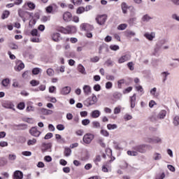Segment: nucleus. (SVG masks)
<instances>
[{
    "instance_id": "nucleus-20",
    "label": "nucleus",
    "mask_w": 179,
    "mask_h": 179,
    "mask_svg": "<svg viewBox=\"0 0 179 179\" xmlns=\"http://www.w3.org/2000/svg\"><path fill=\"white\" fill-rule=\"evenodd\" d=\"M15 71L20 72L22 69H24V64L22 63V62H20L17 66L15 67Z\"/></svg>"
},
{
    "instance_id": "nucleus-8",
    "label": "nucleus",
    "mask_w": 179,
    "mask_h": 179,
    "mask_svg": "<svg viewBox=\"0 0 179 179\" xmlns=\"http://www.w3.org/2000/svg\"><path fill=\"white\" fill-rule=\"evenodd\" d=\"M13 179H23V172L20 171H15L13 176Z\"/></svg>"
},
{
    "instance_id": "nucleus-1",
    "label": "nucleus",
    "mask_w": 179,
    "mask_h": 179,
    "mask_svg": "<svg viewBox=\"0 0 179 179\" xmlns=\"http://www.w3.org/2000/svg\"><path fill=\"white\" fill-rule=\"evenodd\" d=\"M94 139V135L92 134H86L83 138V143L89 145L92 143V141Z\"/></svg>"
},
{
    "instance_id": "nucleus-31",
    "label": "nucleus",
    "mask_w": 179,
    "mask_h": 179,
    "mask_svg": "<svg viewBox=\"0 0 179 179\" xmlns=\"http://www.w3.org/2000/svg\"><path fill=\"white\" fill-rule=\"evenodd\" d=\"M71 153H72V150L69 148H66L64 150V156L68 157L69 156H71Z\"/></svg>"
},
{
    "instance_id": "nucleus-32",
    "label": "nucleus",
    "mask_w": 179,
    "mask_h": 179,
    "mask_svg": "<svg viewBox=\"0 0 179 179\" xmlns=\"http://www.w3.org/2000/svg\"><path fill=\"white\" fill-rule=\"evenodd\" d=\"M156 92H157V88L154 87L152 88L150 91V93L152 96H153L154 97H157V94H156Z\"/></svg>"
},
{
    "instance_id": "nucleus-53",
    "label": "nucleus",
    "mask_w": 179,
    "mask_h": 179,
    "mask_svg": "<svg viewBox=\"0 0 179 179\" xmlns=\"http://www.w3.org/2000/svg\"><path fill=\"white\" fill-rule=\"evenodd\" d=\"M128 68L130 69V71H134L135 68L134 67V62H130L127 64Z\"/></svg>"
},
{
    "instance_id": "nucleus-38",
    "label": "nucleus",
    "mask_w": 179,
    "mask_h": 179,
    "mask_svg": "<svg viewBox=\"0 0 179 179\" xmlns=\"http://www.w3.org/2000/svg\"><path fill=\"white\" fill-rule=\"evenodd\" d=\"M105 87H106V89H107L108 90H110V89H113V83H111V82H110V81H108V82L106 83Z\"/></svg>"
},
{
    "instance_id": "nucleus-14",
    "label": "nucleus",
    "mask_w": 179,
    "mask_h": 179,
    "mask_svg": "<svg viewBox=\"0 0 179 179\" xmlns=\"http://www.w3.org/2000/svg\"><path fill=\"white\" fill-rule=\"evenodd\" d=\"M159 120H164L166 115H167V112L165 110H161L158 114Z\"/></svg>"
},
{
    "instance_id": "nucleus-29",
    "label": "nucleus",
    "mask_w": 179,
    "mask_h": 179,
    "mask_svg": "<svg viewBox=\"0 0 179 179\" xmlns=\"http://www.w3.org/2000/svg\"><path fill=\"white\" fill-rule=\"evenodd\" d=\"M162 78H163V82H166L167 80V76H169V75H170V73L167 72V71H164L161 73Z\"/></svg>"
},
{
    "instance_id": "nucleus-58",
    "label": "nucleus",
    "mask_w": 179,
    "mask_h": 179,
    "mask_svg": "<svg viewBox=\"0 0 179 179\" xmlns=\"http://www.w3.org/2000/svg\"><path fill=\"white\" fill-rule=\"evenodd\" d=\"M131 92H132V87H129L123 91V93L124 94H127V93H129Z\"/></svg>"
},
{
    "instance_id": "nucleus-40",
    "label": "nucleus",
    "mask_w": 179,
    "mask_h": 179,
    "mask_svg": "<svg viewBox=\"0 0 179 179\" xmlns=\"http://www.w3.org/2000/svg\"><path fill=\"white\" fill-rule=\"evenodd\" d=\"M113 97L115 99H116V100H120V99H121V97H122V94H121V93H120V92H115L113 94Z\"/></svg>"
},
{
    "instance_id": "nucleus-54",
    "label": "nucleus",
    "mask_w": 179,
    "mask_h": 179,
    "mask_svg": "<svg viewBox=\"0 0 179 179\" xmlns=\"http://www.w3.org/2000/svg\"><path fill=\"white\" fill-rule=\"evenodd\" d=\"M9 47H10V48H11V50H17V48H18L17 45H16L13 43H10Z\"/></svg>"
},
{
    "instance_id": "nucleus-61",
    "label": "nucleus",
    "mask_w": 179,
    "mask_h": 179,
    "mask_svg": "<svg viewBox=\"0 0 179 179\" xmlns=\"http://www.w3.org/2000/svg\"><path fill=\"white\" fill-rule=\"evenodd\" d=\"M57 129H58V131H64V129H65V126H64V124H58L57 126Z\"/></svg>"
},
{
    "instance_id": "nucleus-7",
    "label": "nucleus",
    "mask_w": 179,
    "mask_h": 179,
    "mask_svg": "<svg viewBox=\"0 0 179 179\" xmlns=\"http://www.w3.org/2000/svg\"><path fill=\"white\" fill-rule=\"evenodd\" d=\"M131 59V55H125L122 56L119 59V64H124V62H127V61H129Z\"/></svg>"
},
{
    "instance_id": "nucleus-39",
    "label": "nucleus",
    "mask_w": 179,
    "mask_h": 179,
    "mask_svg": "<svg viewBox=\"0 0 179 179\" xmlns=\"http://www.w3.org/2000/svg\"><path fill=\"white\" fill-rule=\"evenodd\" d=\"M30 85H31V86H38V85H40V81L32 80L30 81Z\"/></svg>"
},
{
    "instance_id": "nucleus-30",
    "label": "nucleus",
    "mask_w": 179,
    "mask_h": 179,
    "mask_svg": "<svg viewBox=\"0 0 179 179\" xmlns=\"http://www.w3.org/2000/svg\"><path fill=\"white\" fill-rule=\"evenodd\" d=\"M152 157L155 160H162V154L155 152L154 153Z\"/></svg>"
},
{
    "instance_id": "nucleus-47",
    "label": "nucleus",
    "mask_w": 179,
    "mask_h": 179,
    "mask_svg": "<svg viewBox=\"0 0 179 179\" xmlns=\"http://www.w3.org/2000/svg\"><path fill=\"white\" fill-rule=\"evenodd\" d=\"M40 71H41V69H40L39 68H34L32 70V73L33 75H38L40 73Z\"/></svg>"
},
{
    "instance_id": "nucleus-2",
    "label": "nucleus",
    "mask_w": 179,
    "mask_h": 179,
    "mask_svg": "<svg viewBox=\"0 0 179 179\" xmlns=\"http://www.w3.org/2000/svg\"><path fill=\"white\" fill-rule=\"evenodd\" d=\"M106 20H107V15H98L96 17V21L100 26L104 25Z\"/></svg>"
},
{
    "instance_id": "nucleus-10",
    "label": "nucleus",
    "mask_w": 179,
    "mask_h": 179,
    "mask_svg": "<svg viewBox=\"0 0 179 179\" xmlns=\"http://www.w3.org/2000/svg\"><path fill=\"white\" fill-rule=\"evenodd\" d=\"M41 114H43V115H51L54 113L52 110L47 109V108H41Z\"/></svg>"
},
{
    "instance_id": "nucleus-41",
    "label": "nucleus",
    "mask_w": 179,
    "mask_h": 179,
    "mask_svg": "<svg viewBox=\"0 0 179 179\" xmlns=\"http://www.w3.org/2000/svg\"><path fill=\"white\" fill-rule=\"evenodd\" d=\"M46 72L48 76H54L55 71L52 69H48Z\"/></svg>"
},
{
    "instance_id": "nucleus-57",
    "label": "nucleus",
    "mask_w": 179,
    "mask_h": 179,
    "mask_svg": "<svg viewBox=\"0 0 179 179\" xmlns=\"http://www.w3.org/2000/svg\"><path fill=\"white\" fill-rule=\"evenodd\" d=\"M59 31H61V33H64V34H69L68 28L65 29L64 27H62L60 28Z\"/></svg>"
},
{
    "instance_id": "nucleus-34",
    "label": "nucleus",
    "mask_w": 179,
    "mask_h": 179,
    "mask_svg": "<svg viewBox=\"0 0 179 179\" xmlns=\"http://www.w3.org/2000/svg\"><path fill=\"white\" fill-rule=\"evenodd\" d=\"M173 124L175 125V127H178V125H179V115H176L173 118Z\"/></svg>"
},
{
    "instance_id": "nucleus-28",
    "label": "nucleus",
    "mask_w": 179,
    "mask_h": 179,
    "mask_svg": "<svg viewBox=\"0 0 179 179\" xmlns=\"http://www.w3.org/2000/svg\"><path fill=\"white\" fill-rule=\"evenodd\" d=\"M117 128H118V126H117V124H107V129L109 130V131H111L113 129H117Z\"/></svg>"
},
{
    "instance_id": "nucleus-51",
    "label": "nucleus",
    "mask_w": 179,
    "mask_h": 179,
    "mask_svg": "<svg viewBox=\"0 0 179 179\" xmlns=\"http://www.w3.org/2000/svg\"><path fill=\"white\" fill-rule=\"evenodd\" d=\"M136 90H137V92H140V93L143 94V87H142L141 85H136Z\"/></svg>"
},
{
    "instance_id": "nucleus-48",
    "label": "nucleus",
    "mask_w": 179,
    "mask_h": 179,
    "mask_svg": "<svg viewBox=\"0 0 179 179\" xmlns=\"http://www.w3.org/2000/svg\"><path fill=\"white\" fill-rule=\"evenodd\" d=\"M129 156H138V152L136 151H127Z\"/></svg>"
},
{
    "instance_id": "nucleus-13",
    "label": "nucleus",
    "mask_w": 179,
    "mask_h": 179,
    "mask_svg": "<svg viewBox=\"0 0 179 179\" xmlns=\"http://www.w3.org/2000/svg\"><path fill=\"white\" fill-rule=\"evenodd\" d=\"M80 29L82 30H84L85 31H89V29H93V27H92L90 24H82L80 25Z\"/></svg>"
},
{
    "instance_id": "nucleus-9",
    "label": "nucleus",
    "mask_w": 179,
    "mask_h": 179,
    "mask_svg": "<svg viewBox=\"0 0 179 179\" xmlns=\"http://www.w3.org/2000/svg\"><path fill=\"white\" fill-rule=\"evenodd\" d=\"M64 22H71L72 20V14L70 12H66L63 14Z\"/></svg>"
},
{
    "instance_id": "nucleus-11",
    "label": "nucleus",
    "mask_w": 179,
    "mask_h": 179,
    "mask_svg": "<svg viewBox=\"0 0 179 179\" xmlns=\"http://www.w3.org/2000/svg\"><path fill=\"white\" fill-rule=\"evenodd\" d=\"M83 90L86 96H89L92 93V87L90 85H84Z\"/></svg>"
},
{
    "instance_id": "nucleus-19",
    "label": "nucleus",
    "mask_w": 179,
    "mask_h": 179,
    "mask_svg": "<svg viewBox=\"0 0 179 179\" xmlns=\"http://www.w3.org/2000/svg\"><path fill=\"white\" fill-rule=\"evenodd\" d=\"M61 93L64 95L71 93V87H64L62 88Z\"/></svg>"
},
{
    "instance_id": "nucleus-50",
    "label": "nucleus",
    "mask_w": 179,
    "mask_h": 179,
    "mask_svg": "<svg viewBox=\"0 0 179 179\" xmlns=\"http://www.w3.org/2000/svg\"><path fill=\"white\" fill-rule=\"evenodd\" d=\"M94 90H95V92H100L101 90V86L99 84L95 85L94 86Z\"/></svg>"
},
{
    "instance_id": "nucleus-27",
    "label": "nucleus",
    "mask_w": 179,
    "mask_h": 179,
    "mask_svg": "<svg viewBox=\"0 0 179 179\" xmlns=\"http://www.w3.org/2000/svg\"><path fill=\"white\" fill-rule=\"evenodd\" d=\"M36 143H37V139H36V138L29 139L27 141L28 146H33V145H36Z\"/></svg>"
},
{
    "instance_id": "nucleus-42",
    "label": "nucleus",
    "mask_w": 179,
    "mask_h": 179,
    "mask_svg": "<svg viewBox=\"0 0 179 179\" xmlns=\"http://www.w3.org/2000/svg\"><path fill=\"white\" fill-rule=\"evenodd\" d=\"M110 48L112 50V51H117V50H120V46L117 45H110Z\"/></svg>"
},
{
    "instance_id": "nucleus-43",
    "label": "nucleus",
    "mask_w": 179,
    "mask_h": 179,
    "mask_svg": "<svg viewBox=\"0 0 179 179\" xmlns=\"http://www.w3.org/2000/svg\"><path fill=\"white\" fill-rule=\"evenodd\" d=\"M83 12H85V7H79L76 10L78 15H80L83 13Z\"/></svg>"
},
{
    "instance_id": "nucleus-44",
    "label": "nucleus",
    "mask_w": 179,
    "mask_h": 179,
    "mask_svg": "<svg viewBox=\"0 0 179 179\" xmlns=\"http://www.w3.org/2000/svg\"><path fill=\"white\" fill-rule=\"evenodd\" d=\"M71 2L73 3V5H81L82 4V0H71Z\"/></svg>"
},
{
    "instance_id": "nucleus-37",
    "label": "nucleus",
    "mask_w": 179,
    "mask_h": 179,
    "mask_svg": "<svg viewBox=\"0 0 179 179\" xmlns=\"http://www.w3.org/2000/svg\"><path fill=\"white\" fill-rule=\"evenodd\" d=\"M150 19H152V17H150V16H149V15L146 14L143 16L142 21L143 22H149V20H150Z\"/></svg>"
},
{
    "instance_id": "nucleus-64",
    "label": "nucleus",
    "mask_w": 179,
    "mask_h": 179,
    "mask_svg": "<svg viewBox=\"0 0 179 179\" xmlns=\"http://www.w3.org/2000/svg\"><path fill=\"white\" fill-rule=\"evenodd\" d=\"M166 177V174L164 173H162L161 175L157 176L156 179H164Z\"/></svg>"
},
{
    "instance_id": "nucleus-22",
    "label": "nucleus",
    "mask_w": 179,
    "mask_h": 179,
    "mask_svg": "<svg viewBox=\"0 0 179 179\" xmlns=\"http://www.w3.org/2000/svg\"><path fill=\"white\" fill-rule=\"evenodd\" d=\"M78 71H80V73L83 75H86V69H85V66L82 64L78 65Z\"/></svg>"
},
{
    "instance_id": "nucleus-60",
    "label": "nucleus",
    "mask_w": 179,
    "mask_h": 179,
    "mask_svg": "<svg viewBox=\"0 0 179 179\" xmlns=\"http://www.w3.org/2000/svg\"><path fill=\"white\" fill-rule=\"evenodd\" d=\"M55 90H57V87H55V86H51L49 87L50 93H55Z\"/></svg>"
},
{
    "instance_id": "nucleus-4",
    "label": "nucleus",
    "mask_w": 179,
    "mask_h": 179,
    "mask_svg": "<svg viewBox=\"0 0 179 179\" xmlns=\"http://www.w3.org/2000/svg\"><path fill=\"white\" fill-rule=\"evenodd\" d=\"M51 148H52V145L51 143H43L42 144V152L43 153H45V152H52Z\"/></svg>"
},
{
    "instance_id": "nucleus-49",
    "label": "nucleus",
    "mask_w": 179,
    "mask_h": 179,
    "mask_svg": "<svg viewBox=\"0 0 179 179\" xmlns=\"http://www.w3.org/2000/svg\"><path fill=\"white\" fill-rule=\"evenodd\" d=\"M41 22H43L44 23H45V22H48V20H50V16L43 15L41 17Z\"/></svg>"
},
{
    "instance_id": "nucleus-35",
    "label": "nucleus",
    "mask_w": 179,
    "mask_h": 179,
    "mask_svg": "<svg viewBox=\"0 0 179 179\" xmlns=\"http://www.w3.org/2000/svg\"><path fill=\"white\" fill-rule=\"evenodd\" d=\"M128 27V24H121L117 27V30H125Z\"/></svg>"
},
{
    "instance_id": "nucleus-16",
    "label": "nucleus",
    "mask_w": 179,
    "mask_h": 179,
    "mask_svg": "<svg viewBox=\"0 0 179 179\" xmlns=\"http://www.w3.org/2000/svg\"><path fill=\"white\" fill-rule=\"evenodd\" d=\"M136 102V94H134L130 97L131 108H134L135 107V103Z\"/></svg>"
},
{
    "instance_id": "nucleus-25",
    "label": "nucleus",
    "mask_w": 179,
    "mask_h": 179,
    "mask_svg": "<svg viewBox=\"0 0 179 179\" xmlns=\"http://www.w3.org/2000/svg\"><path fill=\"white\" fill-rule=\"evenodd\" d=\"M46 13H54V7L52 5H50L45 8Z\"/></svg>"
},
{
    "instance_id": "nucleus-45",
    "label": "nucleus",
    "mask_w": 179,
    "mask_h": 179,
    "mask_svg": "<svg viewBox=\"0 0 179 179\" xmlns=\"http://www.w3.org/2000/svg\"><path fill=\"white\" fill-rule=\"evenodd\" d=\"M106 80H112V81H114L115 80V77L113 75H107L106 76Z\"/></svg>"
},
{
    "instance_id": "nucleus-52",
    "label": "nucleus",
    "mask_w": 179,
    "mask_h": 179,
    "mask_svg": "<svg viewBox=\"0 0 179 179\" xmlns=\"http://www.w3.org/2000/svg\"><path fill=\"white\" fill-rule=\"evenodd\" d=\"M82 124L84 126L89 125V124H90V120H89V119H84V120H82Z\"/></svg>"
},
{
    "instance_id": "nucleus-63",
    "label": "nucleus",
    "mask_w": 179,
    "mask_h": 179,
    "mask_svg": "<svg viewBox=\"0 0 179 179\" xmlns=\"http://www.w3.org/2000/svg\"><path fill=\"white\" fill-rule=\"evenodd\" d=\"M53 135L52 133H48L45 137L44 139H51V138H52Z\"/></svg>"
},
{
    "instance_id": "nucleus-59",
    "label": "nucleus",
    "mask_w": 179,
    "mask_h": 179,
    "mask_svg": "<svg viewBox=\"0 0 179 179\" xmlns=\"http://www.w3.org/2000/svg\"><path fill=\"white\" fill-rule=\"evenodd\" d=\"M17 108L19 110H24V103L21 102L17 105Z\"/></svg>"
},
{
    "instance_id": "nucleus-36",
    "label": "nucleus",
    "mask_w": 179,
    "mask_h": 179,
    "mask_svg": "<svg viewBox=\"0 0 179 179\" xmlns=\"http://www.w3.org/2000/svg\"><path fill=\"white\" fill-rule=\"evenodd\" d=\"M124 83H125V80H124V79L119 80L117 81L118 89H121V87H122V85H124Z\"/></svg>"
},
{
    "instance_id": "nucleus-3",
    "label": "nucleus",
    "mask_w": 179,
    "mask_h": 179,
    "mask_svg": "<svg viewBox=\"0 0 179 179\" xmlns=\"http://www.w3.org/2000/svg\"><path fill=\"white\" fill-rule=\"evenodd\" d=\"M29 134L31 135V136H34L35 138H38L41 135V131H38L37 127H32L29 130Z\"/></svg>"
},
{
    "instance_id": "nucleus-23",
    "label": "nucleus",
    "mask_w": 179,
    "mask_h": 179,
    "mask_svg": "<svg viewBox=\"0 0 179 179\" xmlns=\"http://www.w3.org/2000/svg\"><path fill=\"white\" fill-rule=\"evenodd\" d=\"M9 15H10V12H9V10L3 11L1 15V19H3V20L5 19H8V17H9Z\"/></svg>"
},
{
    "instance_id": "nucleus-17",
    "label": "nucleus",
    "mask_w": 179,
    "mask_h": 179,
    "mask_svg": "<svg viewBox=\"0 0 179 179\" xmlns=\"http://www.w3.org/2000/svg\"><path fill=\"white\" fill-rule=\"evenodd\" d=\"M100 114H101L100 110H95L91 113V117L92 118H99L100 117Z\"/></svg>"
},
{
    "instance_id": "nucleus-62",
    "label": "nucleus",
    "mask_w": 179,
    "mask_h": 179,
    "mask_svg": "<svg viewBox=\"0 0 179 179\" xmlns=\"http://www.w3.org/2000/svg\"><path fill=\"white\" fill-rule=\"evenodd\" d=\"M22 155H23V156H31V152H30V151H23L22 152Z\"/></svg>"
},
{
    "instance_id": "nucleus-24",
    "label": "nucleus",
    "mask_w": 179,
    "mask_h": 179,
    "mask_svg": "<svg viewBox=\"0 0 179 179\" xmlns=\"http://www.w3.org/2000/svg\"><path fill=\"white\" fill-rule=\"evenodd\" d=\"M69 34L71 33H76V27L75 26H68L67 27Z\"/></svg>"
},
{
    "instance_id": "nucleus-33",
    "label": "nucleus",
    "mask_w": 179,
    "mask_h": 179,
    "mask_svg": "<svg viewBox=\"0 0 179 179\" xmlns=\"http://www.w3.org/2000/svg\"><path fill=\"white\" fill-rule=\"evenodd\" d=\"M3 107H4V108H13L14 106L13 104L10 103H3Z\"/></svg>"
},
{
    "instance_id": "nucleus-12",
    "label": "nucleus",
    "mask_w": 179,
    "mask_h": 179,
    "mask_svg": "<svg viewBox=\"0 0 179 179\" xmlns=\"http://www.w3.org/2000/svg\"><path fill=\"white\" fill-rule=\"evenodd\" d=\"M149 120L150 121H151V122H157V121H159V116L158 115H156V113H152L150 117H149Z\"/></svg>"
},
{
    "instance_id": "nucleus-15",
    "label": "nucleus",
    "mask_w": 179,
    "mask_h": 179,
    "mask_svg": "<svg viewBox=\"0 0 179 179\" xmlns=\"http://www.w3.org/2000/svg\"><path fill=\"white\" fill-rule=\"evenodd\" d=\"M52 38L53 41H56L57 43H58V41L61 40V34H59V33H55L52 35Z\"/></svg>"
},
{
    "instance_id": "nucleus-56",
    "label": "nucleus",
    "mask_w": 179,
    "mask_h": 179,
    "mask_svg": "<svg viewBox=\"0 0 179 179\" xmlns=\"http://www.w3.org/2000/svg\"><path fill=\"white\" fill-rule=\"evenodd\" d=\"M101 134L103 136H108L110 135V133H108L107 130H104V129L101 130Z\"/></svg>"
},
{
    "instance_id": "nucleus-21",
    "label": "nucleus",
    "mask_w": 179,
    "mask_h": 179,
    "mask_svg": "<svg viewBox=\"0 0 179 179\" xmlns=\"http://www.w3.org/2000/svg\"><path fill=\"white\" fill-rule=\"evenodd\" d=\"M9 83H10V80H9V78H5L1 81V85L4 87H8Z\"/></svg>"
},
{
    "instance_id": "nucleus-46",
    "label": "nucleus",
    "mask_w": 179,
    "mask_h": 179,
    "mask_svg": "<svg viewBox=\"0 0 179 179\" xmlns=\"http://www.w3.org/2000/svg\"><path fill=\"white\" fill-rule=\"evenodd\" d=\"M92 127H93V128H100V127H101L100 122H99L97 121L92 122Z\"/></svg>"
},
{
    "instance_id": "nucleus-18",
    "label": "nucleus",
    "mask_w": 179,
    "mask_h": 179,
    "mask_svg": "<svg viewBox=\"0 0 179 179\" xmlns=\"http://www.w3.org/2000/svg\"><path fill=\"white\" fill-rule=\"evenodd\" d=\"M144 37H145V38H147V40H149V41H152L153 40V38H155V33H145L144 34Z\"/></svg>"
},
{
    "instance_id": "nucleus-55",
    "label": "nucleus",
    "mask_w": 179,
    "mask_h": 179,
    "mask_svg": "<svg viewBox=\"0 0 179 179\" xmlns=\"http://www.w3.org/2000/svg\"><path fill=\"white\" fill-rule=\"evenodd\" d=\"M31 36L38 37V31L37 29H32L31 32Z\"/></svg>"
},
{
    "instance_id": "nucleus-5",
    "label": "nucleus",
    "mask_w": 179,
    "mask_h": 179,
    "mask_svg": "<svg viewBox=\"0 0 179 179\" xmlns=\"http://www.w3.org/2000/svg\"><path fill=\"white\" fill-rule=\"evenodd\" d=\"M97 96L94 94H92V96L87 99L89 106H93V104H96L97 103Z\"/></svg>"
},
{
    "instance_id": "nucleus-26",
    "label": "nucleus",
    "mask_w": 179,
    "mask_h": 179,
    "mask_svg": "<svg viewBox=\"0 0 179 179\" xmlns=\"http://www.w3.org/2000/svg\"><path fill=\"white\" fill-rule=\"evenodd\" d=\"M122 13L126 14L128 12V6L125 3H122L121 5Z\"/></svg>"
},
{
    "instance_id": "nucleus-6",
    "label": "nucleus",
    "mask_w": 179,
    "mask_h": 179,
    "mask_svg": "<svg viewBox=\"0 0 179 179\" xmlns=\"http://www.w3.org/2000/svg\"><path fill=\"white\" fill-rule=\"evenodd\" d=\"M134 150H136L140 153H145V152H146V145H136L134 147Z\"/></svg>"
}]
</instances>
